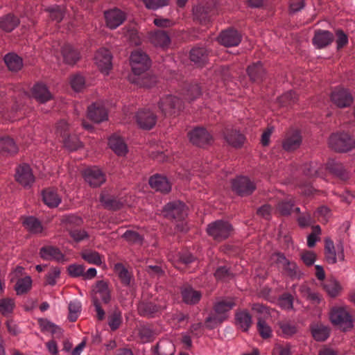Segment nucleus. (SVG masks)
<instances>
[{
	"label": "nucleus",
	"instance_id": "f257e3e1",
	"mask_svg": "<svg viewBox=\"0 0 355 355\" xmlns=\"http://www.w3.org/2000/svg\"><path fill=\"white\" fill-rule=\"evenodd\" d=\"M130 64L135 75L137 76L134 82L141 87H150L156 82V78L150 76L146 71L150 67V59L141 50L137 49L132 52Z\"/></svg>",
	"mask_w": 355,
	"mask_h": 355
},
{
	"label": "nucleus",
	"instance_id": "f03ea898",
	"mask_svg": "<svg viewBox=\"0 0 355 355\" xmlns=\"http://www.w3.org/2000/svg\"><path fill=\"white\" fill-rule=\"evenodd\" d=\"M162 214L168 219L175 220L179 222L176 225L178 231H187V223L184 222L187 216V209L182 202L177 200L168 202L164 207Z\"/></svg>",
	"mask_w": 355,
	"mask_h": 355
},
{
	"label": "nucleus",
	"instance_id": "7ed1b4c3",
	"mask_svg": "<svg viewBox=\"0 0 355 355\" xmlns=\"http://www.w3.org/2000/svg\"><path fill=\"white\" fill-rule=\"evenodd\" d=\"M331 322L343 331L351 330L354 327V317L347 307H333L329 313Z\"/></svg>",
	"mask_w": 355,
	"mask_h": 355
},
{
	"label": "nucleus",
	"instance_id": "20e7f679",
	"mask_svg": "<svg viewBox=\"0 0 355 355\" xmlns=\"http://www.w3.org/2000/svg\"><path fill=\"white\" fill-rule=\"evenodd\" d=\"M62 223L64 228L76 243H80L89 238V234L80 228L83 223L82 218L75 215L65 216Z\"/></svg>",
	"mask_w": 355,
	"mask_h": 355
},
{
	"label": "nucleus",
	"instance_id": "39448f33",
	"mask_svg": "<svg viewBox=\"0 0 355 355\" xmlns=\"http://www.w3.org/2000/svg\"><path fill=\"white\" fill-rule=\"evenodd\" d=\"M236 306V302L232 297L219 298L214 305V313L207 319L206 322H214L221 323L227 318V313Z\"/></svg>",
	"mask_w": 355,
	"mask_h": 355
},
{
	"label": "nucleus",
	"instance_id": "423d86ee",
	"mask_svg": "<svg viewBox=\"0 0 355 355\" xmlns=\"http://www.w3.org/2000/svg\"><path fill=\"white\" fill-rule=\"evenodd\" d=\"M232 225L223 220H217L208 225L207 232L209 236L215 241L220 242L227 239L232 234Z\"/></svg>",
	"mask_w": 355,
	"mask_h": 355
},
{
	"label": "nucleus",
	"instance_id": "0eeeda50",
	"mask_svg": "<svg viewBox=\"0 0 355 355\" xmlns=\"http://www.w3.org/2000/svg\"><path fill=\"white\" fill-rule=\"evenodd\" d=\"M329 145L335 151L347 152L355 147V140L346 132H337L330 136Z\"/></svg>",
	"mask_w": 355,
	"mask_h": 355
},
{
	"label": "nucleus",
	"instance_id": "6e6552de",
	"mask_svg": "<svg viewBox=\"0 0 355 355\" xmlns=\"http://www.w3.org/2000/svg\"><path fill=\"white\" fill-rule=\"evenodd\" d=\"M182 101L178 97L166 95L161 98L159 108L165 116H171L178 113L182 108Z\"/></svg>",
	"mask_w": 355,
	"mask_h": 355
},
{
	"label": "nucleus",
	"instance_id": "1a4fd4ad",
	"mask_svg": "<svg viewBox=\"0 0 355 355\" xmlns=\"http://www.w3.org/2000/svg\"><path fill=\"white\" fill-rule=\"evenodd\" d=\"M232 189L239 196H245L252 194L256 186L248 177L239 176L232 180Z\"/></svg>",
	"mask_w": 355,
	"mask_h": 355
},
{
	"label": "nucleus",
	"instance_id": "9d476101",
	"mask_svg": "<svg viewBox=\"0 0 355 355\" xmlns=\"http://www.w3.org/2000/svg\"><path fill=\"white\" fill-rule=\"evenodd\" d=\"M215 10L210 3H200L193 8V18L202 25H207L211 21Z\"/></svg>",
	"mask_w": 355,
	"mask_h": 355
},
{
	"label": "nucleus",
	"instance_id": "9b49d317",
	"mask_svg": "<svg viewBox=\"0 0 355 355\" xmlns=\"http://www.w3.org/2000/svg\"><path fill=\"white\" fill-rule=\"evenodd\" d=\"M331 100L337 107L343 108L349 107L353 103L354 98L347 89L338 87L332 91Z\"/></svg>",
	"mask_w": 355,
	"mask_h": 355
},
{
	"label": "nucleus",
	"instance_id": "f8f14e48",
	"mask_svg": "<svg viewBox=\"0 0 355 355\" xmlns=\"http://www.w3.org/2000/svg\"><path fill=\"white\" fill-rule=\"evenodd\" d=\"M112 55L110 51L107 49L102 48L98 50L95 54V63L99 70L105 75L109 73V71L112 68Z\"/></svg>",
	"mask_w": 355,
	"mask_h": 355
},
{
	"label": "nucleus",
	"instance_id": "ddd939ff",
	"mask_svg": "<svg viewBox=\"0 0 355 355\" xmlns=\"http://www.w3.org/2000/svg\"><path fill=\"white\" fill-rule=\"evenodd\" d=\"M107 26L115 29L123 24L126 19V14L119 8H114L104 12Z\"/></svg>",
	"mask_w": 355,
	"mask_h": 355
},
{
	"label": "nucleus",
	"instance_id": "4468645a",
	"mask_svg": "<svg viewBox=\"0 0 355 355\" xmlns=\"http://www.w3.org/2000/svg\"><path fill=\"white\" fill-rule=\"evenodd\" d=\"M218 40L224 46H236L241 43V35L236 29L228 28L220 33Z\"/></svg>",
	"mask_w": 355,
	"mask_h": 355
},
{
	"label": "nucleus",
	"instance_id": "2eb2a0df",
	"mask_svg": "<svg viewBox=\"0 0 355 355\" xmlns=\"http://www.w3.org/2000/svg\"><path fill=\"white\" fill-rule=\"evenodd\" d=\"M83 175L85 180L92 187H100L105 182V173L96 166L86 168Z\"/></svg>",
	"mask_w": 355,
	"mask_h": 355
},
{
	"label": "nucleus",
	"instance_id": "dca6fc26",
	"mask_svg": "<svg viewBox=\"0 0 355 355\" xmlns=\"http://www.w3.org/2000/svg\"><path fill=\"white\" fill-rule=\"evenodd\" d=\"M15 180L24 187H31L35 181V177L29 165L21 164L16 168Z\"/></svg>",
	"mask_w": 355,
	"mask_h": 355
},
{
	"label": "nucleus",
	"instance_id": "f3484780",
	"mask_svg": "<svg viewBox=\"0 0 355 355\" xmlns=\"http://www.w3.org/2000/svg\"><path fill=\"white\" fill-rule=\"evenodd\" d=\"M190 141L198 146L204 147L209 144L212 137L204 128H196L189 133Z\"/></svg>",
	"mask_w": 355,
	"mask_h": 355
},
{
	"label": "nucleus",
	"instance_id": "a211bd4d",
	"mask_svg": "<svg viewBox=\"0 0 355 355\" xmlns=\"http://www.w3.org/2000/svg\"><path fill=\"white\" fill-rule=\"evenodd\" d=\"M136 121L143 129L150 130L156 123L157 116L149 109L140 110L136 114Z\"/></svg>",
	"mask_w": 355,
	"mask_h": 355
},
{
	"label": "nucleus",
	"instance_id": "6ab92c4d",
	"mask_svg": "<svg viewBox=\"0 0 355 355\" xmlns=\"http://www.w3.org/2000/svg\"><path fill=\"white\" fill-rule=\"evenodd\" d=\"M87 116L91 121L98 123L107 119L108 113L102 103H94L88 107Z\"/></svg>",
	"mask_w": 355,
	"mask_h": 355
},
{
	"label": "nucleus",
	"instance_id": "aec40b11",
	"mask_svg": "<svg viewBox=\"0 0 355 355\" xmlns=\"http://www.w3.org/2000/svg\"><path fill=\"white\" fill-rule=\"evenodd\" d=\"M302 144V135L299 130H292L288 132L283 140L282 146L286 151L297 149Z\"/></svg>",
	"mask_w": 355,
	"mask_h": 355
},
{
	"label": "nucleus",
	"instance_id": "412c9836",
	"mask_svg": "<svg viewBox=\"0 0 355 355\" xmlns=\"http://www.w3.org/2000/svg\"><path fill=\"white\" fill-rule=\"evenodd\" d=\"M40 257L45 261H56L62 262L64 261V255L60 250L53 245H44L40 250Z\"/></svg>",
	"mask_w": 355,
	"mask_h": 355
},
{
	"label": "nucleus",
	"instance_id": "4be33fe9",
	"mask_svg": "<svg viewBox=\"0 0 355 355\" xmlns=\"http://www.w3.org/2000/svg\"><path fill=\"white\" fill-rule=\"evenodd\" d=\"M326 169L343 181H346L349 178L348 170L341 163L334 159H329L328 161Z\"/></svg>",
	"mask_w": 355,
	"mask_h": 355
},
{
	"label": "nucleus",
	"instance_id": "5701e85b",
	"mask_svg": "<svg viewBox=\"0 0 355 355\" xmlns=\"http://www.w3.org/2000/svg\"><path fill=\"white\" fill-rule=\"evenodd\" d=\"M150 187L161 193H166L171 191V184L168 179L162 175L155 174L149 179Z\"/></svg>",
	"mask_w": 355,
	"mask_h": 355
},
{
	"label": "nucleus",
	"instance_id": "b1692460",
	"mask_svg": "<svg viewBox=\"0 0 355 355\" xmlns=\"http://www.w3.org/2000/svg\"><path fill=\"white\" fill-rule=\"evenodd\" d=\"M310 329L316 341L323 342L329 337L331 329L327 325L320 322H313L311 324Z\"/></svg>",
	"mask_w": 355,
	"mask_h": 355
},
{
	"label": "nucleus",
	"instance_id": "393cba45",
	"mask_svg": "<svg viewBox=\"0 0 355 355\" xmlns=\"http://www.w3.org/2000/svg\"><path fill=\"white\" fill-rule=\"evenodd\" d=\"M182 300L187 304H196L200 300L202 294L189 285H184L181 288Z\"/></svg>",
	"mask_w": 355,
	"mask_h": 355
},
{
	"label": "nucleus",
	"instance_id": "a878e982",
	"mask_svg": "<svg viewBox=\"0 0 355 355\" xmlns=\"http://www.w3.org/2000/svg\"><path fill=\"white\" fill-rule=\"evenodd\" d=\"M96 296L98 300H101L104 303L107 304L111 300V289L109 284L103 280L98 281L93 289Z\"/></svg>",
	"mask_w": 355,
	"mask_h": 355
},
{
	"label": "nucleus",
	"instance_id": "bb28decb",
	"mask_svg": "<svg viewBox=\"0 0 355 355\" xmlns=\"http://www.w3.org/2000/svg\"><path fill=\"white\" fill-rule=\"evenodd\" d=\"M33 96L40 103H44L53 98L47 87L41 83H36L32 89Z\"/></svg>",
	"mask_w": 355,
	"mask_h": 355
},
{
	"label": "nucleus",
	"instance_id": "cd10ccee",
	"mask_svg": "<svg viewBox=\"0 0 355 355\" xmlns=\"http://www.w3.org/2000/svg\"><path fill=\"white\" fill-rule=\"evenodd\" d=\"M162 308L151 302H141L138 305V312L140 315L147 318H154L161 312Z\"/></svg>",
	"mask_w": 355,
	"mask_h": 355
},
{
	"label": "nucleus",
	"instance_id": "c85d7f7f",
	"mask_svg": "<svg viewBox=\"0 0 355 355\" xmlns=\"http://www.w3.org/2000/svg\"><path fill=\"white\" fill-rule=\"evenodd\" d=\"M334 40L333 34L328 31L318 30L313 38V44L318 48H324L330 44Z\"/></svg>",
	"mask_w": 355,
	"mask_h": 355
},
{
	"label": "nucleus",
	"instance_id": "c756f323",
	"mask_svg": "<svg viewBox=\"0 0 355 355\" xmlns=\"http://www.w3.org/2000/svg\"><path fill=\"white\" fill-rule=\"evenodd\" d=\"M108 144L114 153L119 156H123L128 152L127 145L123 139L116 133L110 137Z\"/></svg>",
	"mask_w": 355,
	"mask_h": 355
},
{
	"label": "nucleus",
	"instance_id": "7c9ffc66",
	"mask_svg": "<svg viewBox=\"0 0 355 355\" xmlns=\"http://www.w3.org/2000/svg\"><path fill=\"white\" fill-rule=\"evenodd\" d=\"M18 146L9 136L0 137V153L3 155H12L17 153Z\"/></svg>",
	"mask_w": 355,
	"mask_h": 355
},
{
	"label": "nucleus",
	"instance_id": "2f4dec72",
	"mask_svg": "<svg viewBox=\"0 0 355 355\" xmlns=\"http://www.w3.org/2000/svg\"><path fill=\"white\" fill-rule=\"evenodd\" d=\"M42 200L49 207H57L61 202V196L57 190L53 188H48L42 191Z\"/></svg>",
	"mask_w": 355,
	"mask_h": 355
},
{
	"label": "nucleus",
	"instance_id": "473e14b6",
	"mask_svg": "<svg viewBox=\"0 0 355 355\" xmlns=\"http://www.w3.org/2000/svg\"><path fill=\"white\" fill-rule=\"evenodd\" d=\"M62 55L64 62L68 64H74L80 59V52L69 44L62 47Z\"/></svg>",
	"mask_w": 355,
	"mask_h": 355
},
{
	"label": "nucleus",
	"instance_id": "72a5a7b5",
	"mask_svg": "<svg viewBox=\"0 0 355 355\" xmlns=\"http://www.w3.org/2000/svg\"><path fill=\"white\" fill-rule=\"evenodd\" d=\"M224 137L230 146L235 148L241 147L245 140L244 136L239 131L229 128L224 132Z\"/></svg>",
	"mask_w": 355,
	"mask_h": 355
},
{
	"label": "nucleus",
	"instance_id": "f704fd0d",
	"mask_svg": "<svg viewBox=\"0 0 355 355\" xmlns=\"http://www.w3.org/2000/svg\"><path fill=\"white\" fill-rule=\"evenodd\" d=\"M236 325L243 331H248L252 321L251 315L245 310L239 311L235 314Z\"/></svg>",
	"mask_w": 355,
	"mask_h": 355
},
{
	"label": "nucleus",
	"instance_id": "c9c22d12",
	"mask_svg": "<svg viewBox=\"0 0 355 355\" xmlns=\"http://www.w3.org/2000/svg\"><path fill=\"white\" fill-rule=\"evenodd\" d=\"M209 52L204 47L196 46L193 48L190 51L191 61L198 66L203 65L207 60Z\"/></svg>",
	"mask_w": 355,
	"mask_h": 355
},
{
	"label": "nucleus",
	"instance_id": "e433bc0d",
	"mask_svg": "<svg viewBox=\"0 0 355 355\" xmlns=\"http://www.w3.org/2000/svg\"><path fill=\"white\" fill-rule=\"evenodd\" d=\"M150 40L154 45L161 47L167 46L171 42L168 33L162 30L151 32L150 34Z\"/></svg>",
	"mask_w": 355,
	"mask_h": 355
},
{
	"label": "nucleus",
	"instance_id": "4c0bfd02",
	"mask_svg": "<svg viewBox=\"0 0 355 355\" xmlns=\"http://www.w3.org/2000/svg\"><path fill=\"white\" fill-rule=\"evenodd\" d=\"M250 80L255 83L263 81L265 76V70L260 62L252 64L247 69Z\"/></svg>",
	"mask_w": 355,
	"mask_h": 355
},
{
	"label": "nucleus",
	"instance_id": "58836bf2",
	"mask_svg": "<svg viewBox=\"0 0 355 355\" xmlns=\"http://www.w3.org/2000/svg\"><path fill=\"white\" fill-rule=\"evenodd\" d=\"M19 24V19L11 13L0 17V28L6 32H11Z\"/></svg>",
	"mask_w": 355,
	"mask_h": 355
},
{
	"label": "nucleus",
	"instance_id": "ea45409f",
	"mask_svg": "<svg viewBox=\"0 0 355 355\" xmlns=\"http://www.w3.org/2000/svg\"><path fill=\"white\" fill-rule=\"evenodd\" d=\"M100 200L103 207L108 209L116 210L122 206V203L119 200L106 191L101 193Z\"/></svg>",
	"mask_w": 355,
	"mask_h": 355
},
{
	"label": "nucleus",
	"instance_id": "a19ab883",
	"mask_svg": "<svg viewBox=\"0 0 355 355\" xmlns=\"http://www.w3.org/2000/svg\"><path fill=\"white\" fill-rule=\"evenodd\" d=\"M4 62L9 70L12 71H18L23 66L22 59L13 53L6 54L4 57Z\"/></svg>",
	"mask_w": 355,
	"mask_h": 355
},
{
	"label": "nucleus",
	"instance_id": "79ce46f5",
	"mask_svg": "<svg viewBox=\"0 0 355 355\" xmlns=\"http://www.w3.org/2000/svg\"><path fill=\"white\" fill-rule=\"evenodd\" d=\"M114 271L117 274L121 284L128 286L130 285L132 275L128 269L121 263H117L114 265Z\"/></svg>",
	"mask_w": 355,
	"mask_h": 355
},
{
	"label": "nucleus",
	"instance_id": "37998d69",
	"mask_svg": "<svg viewBox=\"0 0 355 355\" xmlns=\"http://www.w3.org/2000/svg\"><path fill=\"white\" fill-rule=\"evenodd\" d=\"M303 173L305 175L313 177H322L323 175V168L320 164L317 162L306 163L303 166Z\"/></svg>",
	"mask_w": 355,
	"mask_h": 355
},
{
	"label": "nucleus",
	"instance_id": "c03bdc74",
	"mask_svg": "<svg viewBox=\"0 0 355 355\" xmlns=\"http://www.w3.org/2000/svg\"><path fill=\"white\" fill-rule=\"evenodd\" d=\"M175 345L168 340L158 343L154 349V355H173Z\"/></svg>",
	"mask_w": 355,
	"mask_h": 355
},
{
	"label": "nucleus",
	"instance_id": "a18cd8bd",
	"mask_svg": "<svg viewBox=\"0 0 355 355\" xmlns=\"http://www.w3.org/2000/svg\"><path fill=\"white\" fill-rule=\"evenodd\" d=\"M23 225L32 234H40L43 231V226L41 222L33 216L25 218Z\"/></svg>",
	"mask_w": 355,
	"mask_h": 355
},
{
	"label": "nucleus",
	"instance_id": "49530a36",
	"mask_svg": "<svg viewBox=\"0 0 355 355\" xmlns=\"http://www.w3.org/2000/svg\"><path fill=\"white\" fill-rule=\"evenodd\" d=\"M324 251L327 261L330 264L336 263L337 261L336 252L333 241L329 239L325 240Z\"/></svg>",
	"mask_w": 355,
	"mask_h": 355
},
{
	"label": "nucleus",
	"instance_id": "de8ad7c7",
	"mask_svg": "<svg viewBox=\"0 0 355 355\" xmlns=\"http://www.w3.org/2000/svg\"><path fill=\"white\" fill-rule=\"evenodd\" d=\"M15 304L12 298L6 297L0 300V313L5 317L10 316L13 311Z\"/></svg>",
	"mask_w": 355,
	"mask_h": 355
},
{
	"label": "nucleus",
	"instance_id": "09e8293b",
	"mask_svg": "<svg viewBox=\"0 0 355 355\" xmlns=\"http://www.w3.org/2000/svg\"><path fill=\"white\" fill-rule=\"evenodd\" d=\"M83 259L89 263L99 266L102 263V257L96 251L87 250L82 252Z\"/></svg>",
	"mask_w": 355,
	"mask_h": 355
},
{
	"label": "nucleus",
	"instance_id": "8fccbe9b",
	"mask_svg": "<svg viewBox=\"0 0 355 355\" xmlns=\"http://www.w3.org/2000/svg\"><path fill=\"white\" fill-rule=\"evenodd\" d=\"M32 285V280L29 276L23 278H19L15 284V290L18 295H21L26 293Z\"/></svg>",
	"mask_w": 355,
	"mask_h": 355
},
{
	"label": "nucleus",
	"instance_id": "3c124183",
	"mask_svg": "<svg viewBox=\"0 0 355 355\" xmlns=\"http://www.w3.org/2000/svg\"><path fill=\"white\" fill-rule=\"evenodd\" d=\"M70 85L75 92H82L86 86L85 78L78 73L72 75L70 78Z\"/></svg>",
	"mask_w": 355,
	"mask_h": 355
},
{
	"label": "nucleus",
	"instance_id": "603ef678",
	"mask_svg": "<svg viewBox=\"0 0 355 355\" xmlns=\"http://www.w3.org/2000/svg\"><path fill=\"white\" fill-rule=\"evenodd\" d=\"M64 146L70 150H76L81 147V142L76 135L69 133L62 139Z\"/></svg>",
	"mask_w": 355,
	"mask_h": 355
},
{
	"label": "nucleus",
	"instance_id": "864d4df0",
	"mask_svg": "<svg viewBox=\"0 0 355 355\" xmlns=\"http://www.w3.org/2000/svg\"><path fill=\"white\" fill-rule=\"evenodd\" d=\"M297 99L295 92L289 91L278 98V103L281 107H287L295 103Z\"/></svg>",
	"mask_w": 355,
	"mask_h": 355
},
{
	"label": "nucleus",
	"instance_id": "5fc2aeb1",
	"mask_svg": "<svg viewBox=\"0 0 355 355\" xmlns=\"http://www.w3.org/2000/svg\"><path fill=\"white\" fill-rule=\"evenodd\" d=\"M201 94V89L198 84H189L187 85L185 88V93L184 94L186 99L193 101L198 98Z\"/></svg>",
	"mask_w": 355,
	"mask_h": 355
},
{
	"label": "nucleus",
	"instance_id": "6e6d98bb",
	"mask_svg": "<svg viewBox=\"0 0 355 355\" xmlns=\"http://www.w3.org/2000/svg\"><path fill=\"white\" fill-rule=\"evenodd\" d=\"M284 270L288 276L292 279H300L302 273L295 262L288 261L283 267Z\"/></svg>",
	"mask_w": 355,
	"mask_h": 355
},
{
	"label": "nucleus",
	"instance_id": "4d7b16f0",
	"mask_svg": "<svg viewBox=\"0 0 355 355\" xmlns=\"http://www.w3.org/2000/svg\"><path fill=\"white\" fill-rule=\"evenodd\" d=\"M69 316L71 322H75L80 314L81 310V303L77 300L70 302L69 304Z\"/></svg>",
	"mask_w": 355,
	"mask_h": 355
},
{
	"label": "nucleus",
	"instance_id": "13d9d810",
	"mask_svg": "<svg viewBox=\"0 0 355 355\" xmlns=\"http://www.w3.org/2000/svg\"><path fill=\"white\" fill-rule=\"evenodd\" d=\"M257 331L262 338L266 339L272 336V330L270 326L261 318L258 319L257 324Z\"/></svg>",
	"mask_w": 355,
	"mask_h": 355
},
{
	"label": "nucleus",
	"instance_id": "bf43d9fd",
	"mask_svg": "<svg viewBox=\"0 0 355 355\" xmlns=\"http://www.w3.org/2000/svg\"><path fill=\"white\" fill-rule=\"evenodd\" d=\"M139 334L142 342L150 341L155 338V333L153 329L147 325L141 326L139 329Z\"/></svg>",
	"mask_w": 355,
	"mask_h": 355
},
{
	"label": "nucleus",
	"instance_id": "052dcab7",
	"mask_svg": "<svg viewBox=\"0 0 355 355\" xmlns=\"http://www.w3.org/2000/svg\"><path fill=\"white\" fill-rule=\"evenodd\" d=\"M46 10L49 13L50 19L57 23L60 22L64 17L63 9L58 6L49 7Z\"/></svg>",
	"mask_w": 355,
	"mask_h": 355
},
{
	"label": "nucleus",
	"instance_id": "680f3d73",
	"mask_svg": "<svg viewBox=\"0 0 355 355\" xmlns=\"http://www.w3.org/2000/svg\"><path fill=\"white\" fill-rule=\"evenodd\" d=\"M122 322L121 312L114 310L108 318V324L112 330L117 329Z\"/></svg>",
	"mask_w": 355,
	"mask_h": 355
},
{
	"label": "nucleus",
	"instance_id": "e2e57ef3",
	"mask_svg": "<svg viewBox=\"0 0 355 355\" xmlns=\"http://www.w3.org/2000/svg\"><path fill=\"white\" fill-rule=\"evenodd\" d=\"M321 234L320 225L312 226V232L307 236V245L309 248H313L318 241L320 240L319 235Z\"/></svg>",
	"mask_w": 355,
	"mask_h": 355
},
{
	"label": "nucleus",
	"instance_id": "0e129e2a",
	"mask_svg": "<svg viewBox=\"0 0 355 355\" xmlns=\"http://www.w3.org/2000/svg\"><path fill=\"white\" fill-rule=\"evenodd\" d=\"M123 237L132 244L141 245L143 241V237L137 232L127 230L123 235Z\"/></svg>",
	"mask_w": 355,
	"mask_h": 355
},
{
	"label": "nucleus",
	"instance_id": "69168bd1",
	"mask_svg": "<svg viewBox=\"0 0 355 355\" xmlns=\"http://www.w3.org/2000/svg\"><path fill=\"white\" fill-rule=\"evenodd\" d=\"M293 202L291 200H284L278 203L277 209L283 216L289 215L293 211Z\"/></svg>",
	"mask_w": 355,
	"mask_h": 355
},
{
	"label": "nucleus",
	"instance_id": "338daca9",
	"mask_svg": "<svg viewBox=\"0 0 355 355\" xmlns=\"http://www.w3.org/2000/svg\"><path fill=\"white\" fill-rule=\"evenodd\" d=\"M124 35L127 40H130V42L135 44L139 45L141 43L140 38L138 35L137 31L132 28H126L124 30Z\"/></svg>",
	"mask_w": 355,
	"mask_h": 355
},
{
	"label": "nucleus",
	"instance_id": "774afa93",
	"mask_svg": "<svg viewBox=\"0 0 355 355\" xmlns=\"http://www.w3.org/2000/svg\"><path fill=\"white\" fill-rule=\"evenodd\" d=\"M40 325L42 329L50 331L53 335H56L57 336L62 334V329L49 320H42L40 322Z\"/></svg>",
	"mask_w": 355,
	"mask_h": 355
}]
</instances>
